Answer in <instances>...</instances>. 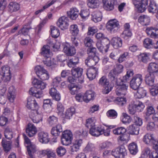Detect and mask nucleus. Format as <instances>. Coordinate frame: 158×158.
<instances>
[{"label": "nucleus", "instance_id": "1", "mask_svg": "<svg viewBox=\"0 0 158 158\" xmlns=\"http://www.w3.org/2000/svg\"><path fill=\"white\" fill-rule=\"evenodd\" d=\"M32 83L35 86L30 89L29 91V94L37 98H40L43 96L41 90L45 89L46 84L36 78H34Z\"/></svg>", "mask_w": 158, "mask_h": 158}, {"label": "nucleus", "instance_id": "2", "mask_svg": "<svg viewBox=\"0 0 158 158\" xmlns=\"http://www.w3.org/2000/svg\"><path fill=\"white\" fill-rule=\"evenodd\" d=\"M110 129L107 128L106 130L103 126L96 127L95 126L90 128L89 133L92 136H98L103 134L105 136H108L110 135Z\"/></svg>", "mask_w": 158, "mask_h": 158}, {"label": "nucleus", "instance_id": "3", "mask_svg": "<svg viewBox=\"0 0 158 158\" xmlns=\"http://www.w3.org/2000/svg\"><path fill=\"white\" fill-rule=\"evenodd\" d=\"M143 80L142 75H135L132 79L130 82V86L133 89L136 90L139 88Z\"/></svg>", "mask_w": 158, "mask_h": 158}, {"label": "nucleus", "instance_id": "4", "mask_svg": "<svg viewBox=\"0 0 158 158\" xmlns=\"http://www.w3.org/2000/svg\"><path fill=\"white\" fill-rule=\"evenodd\" d=\"M106 26L107 30L111 33L116 32L120 28L119 22L116 19L110 20L107 23Z\"/></svg>", "mask_w": 158, "mask_h": 158}, {"label": "nucleus", "instance_id": "5", "mask_svg": "<svg viewBox=\"0 0 158 158\" xmlns=\"http://www.w3.org/2000/svg\"><path fill=\"white\" fill-rule=\"evenodd\" d=\"M73 139V134L69 130L65 131L62 133L61 137V143L63 145L67 146L71 143Z\"/></svg>", "mask_w": 158, "mask_h": 158}, {"label": "nucleus", "instance_id": "6", "mask_svg": "<svg viewBox=\"0 0 158 158\" xmlns=\"http://www.w3.org/2000/svg\"><path fill=\"white\" fill-rule=\"evenodd\" d=\"M99 83L105 88L102 91L103 94H108L112 90V87L109 85V81L105 76H103L100 78Z\"/></svg>", "mask_w": 158, "mask_h": 158}, {"label": "nucleus", "instance_id": "7", "mask_svg": "<svg viewBox=\"0 0 158 158\" xmlns=\"http://www.w3.org/2000/svg\"><path fill=\"white\" fill-rule=\"evenodd\" d=\"M117 87L116 90V94L118 96H124L127 92L128 85L123 83V81L119 82H116Z\"/></svg>", "mask_w": 158, "mask_h": 158}, {"label": "nucleus", "instance_id": "8", "mask_svg": "<svg viewBox=\"0 0 158 158\" xmlns=\"http://www.w3.org/2000/svg\"><path fill=\"white\" fill-rule=\"evenodd\" d=\"M112 154L116 158H123L127 154L126 150L124 146H122L113 150Z\"/></svg>", "mask_w": 158, "mask_h": 158}, {"label": "nucleus", "instance_id": "9", "mask_svg": "<svg viewBox=\"0 0 158 158\" xmlns=\"http://www.w3.org/2000/svg\"><path fill=\"white\" fill-rule=\"evenodd\" d=\"M1 74L2 75V79L5 82L9 81L11 78L10 68L7 66H4L1 68Z\"/></svg>", "mask_w": 158, "mask_h": 158}, {"label": "nucleus", "instance_id": "10", "mask_svg": "<svg viewBox=\"0 0 158 158\" xmlns=\"http://www.w3.org/2000/svg\"><path fill=\"white\" fill-rule=\"evenodd\" d=\"M56 24L57 26L62 30L66 29L69 25L68 19L65 16H62L59 19Z\"/></svg>", "mask_w": 158, "mask_h": 158}, {"label": "nucleus", "instance_id": "11", "mask_svg": "<svg viewBox=\"0 0 158 158\" xmlns=\"http://www.w3.org/2000/svg\"><path fill=\"white\" fill-rule=\"evenodd\" d=\"M26 131L27 135L31 137L35 135L37 132V129L33 124L29 123L26 127Z\"/></svg>", "mask_w": 158, "mask_h": 158}, {"label": "nucleus", "instance_id": "12", "mask_svg": "<svg viewBox=\"0 0 158 158\" xmlns=\"http://www.w3.org/2000/svg\"><path fill=\"white\" fill-rule=\"evenodd\" d=\"M98 74V69L96 67L90 68L87 70L86 75L91 81L94 79Z\"/></svg>", "mask_w": 158, "mask_h": 158}, {"label": "nucleus", "instance_id": "13", "mask_svg": "<svg viewBox=\"0 0 158 158\" xmlns=\"http://www.w3.org/2000/svg\"><path fill=\"white\" fill-rule=\"evenodd\" d=\"M27 108L31 110L34 111V112H36V111H38L39 106L35 100L29 98L27 100Z\"/></svg>", "mask_w": 158, "mask_h": 158}, {"label": "nucleus", "instance_id": "14", "mask_svg": "<svg viewBox=\"0 0 158 158\" xmlns=\"http://www.w3.org/2000/svg\"><path fill=\"white\" fill-rule=\"evenodd\" d=\"M147 71L148 73L158 75V64L154 62L150 63L148 67Z\"/></svg>", "mask_w": 158, "mask_h": 158}, {"label": "nucleus", "instance_id": "15", "mask_svg": "<svg viewBox=\"0 0 158 158\" xmlns=\"http://www.w3.org/2000/svg\"><path fill=\"white\" fill-rule=\"evenodd\" d=\"M68 17L71 19L75 20L78 17L79 13V10L76 7H72L70 8V10L67 12Z\"/></svg>", "mask_w": 158, "mask_h": 158}, {"label": "nucleus", "instance_id": "16", "mask_svg": "<svg viewBox=\"0 0 158 158\" xmlns=\"http://www.w3.org/2000/svg\"><path fill=\"white\" fill-rule=\"evenodd\" d=\"M38 138L40 142L42 143H47L50 140L48 133L44 131L40 132L38 133Z\"/></svg>", "mask_w": 158, "mask_h": 158}, {"label": "nucleus", "instance_id": "17", "mask_svg": "<svg viewBox=\"0 0 158 158\" xmlns=\"http://www.w3.org/2000/svg\"><path fill=\"white\" fill-rule=\"evenodd\" d=\"M147 35L151 38H158V29L152 27H148L146 30Z\"/></svg>", "mask_w": 158, "mask_h": 158}, {"label": "nucleus", "instance_id": "18", "mask_svg": "<svg viewBox=\"0 0 158 158\" xmlns=\"http://www.w3.org/2000/svg\"><path fill=\"white\" fill-rule=\"evenodd\" d=\"M103 7L106 10L110 11L114 9V0H102Z\"/></svg>", "mask_w": 158, "mask_h": 158}, {"label": "nucleus", "instance_id": "19", "mask_svg": "<svg viewBox=\"0 0 158 158\" xmlns=\"http://www.w3.org/2000/svg\"><path fill=\"white\" fill-rule=\"evenodd\" d=\"M41 54L45 58H50L52 54L50 52V47L48 45H44L41 48Z\"/></svg>", "mask_w": 158, "mask_h": 158}, {"label": "nucleus", "instance_id": "20", "mask_svg": "<svg viewBox=\"0 0 158 158\" xmlns=\"http://www.w3.org/2000/svg\"><path fill=\"white\" fill-rule=\"evenodd\" d=\"M16 90L13 86H10L8 89V98L11 102H14L16 97Z\"/></svg>", "mask_w": 158, "mask_h": 158}, {"label": "nucleus", "instance_id": "21", "mask_svg": "<svg viewBox=\"0 0 158 158\" xmlns=\"http://www.w3.org/2000/svg\"><path fill=\"white\" fill-rule=\"evenodd\" d=\"M155 77L154 74L148 73L145 77V81L147 85L152 86L154 85Z\"/></svg>", "mask_w": 158, "mask_h": 158}, {"label": "nucleus", "instance_id": "22", "mask_svg": "<svg viewBox=\"0 0 158 158\" xmlns=\"http://www.w3.org/2000/svg\"><path fill=\"white\" fill-rule=\"evenodd\" d=\"M155 139L153 134L147 133L144 136L143 141L146 144H151Z\"/></svg>", "mask_w": 158, "mask_h": 158}, {"label": "nucleus", "instance_id": "23", "mask_svg": "<svg viewBox=\"0 0 158 158\" xmlns=\"http://www.w3.org/2000/svg\"><path fill=\"white\" fill-rule=\"evenodd\" d=\"M129 133L132 135H137L139 134V128L135 124H131L128 127Z\"/></svg>", "mask_w": 158, "mask_h": 158}, {"label": "nucleus", "instance_id": "24", "mask_svg": "<svg viewBox=\"0 0 158 158\" xmlns=\"http://www.w3.org/2000/svg\"><path fill=\"white\" fill-rule=\"evenodd\" d=\"M111 43L113 47L117 49L122 45V41L120 38L118 37H113L111 40Z\"/></svg>", "mask_w": 158, "mask_h": 158}, {"label": "nucleus", "instance_id": "25", "mask_svg": "<svg viewBox=\"0 0 158 158\" xmlns=\"http://www.w3.org/2000/svg\"><path fill=\"white\" fill-rule=\"evenodd\" d=\"M91 15V19L95 23L100 21L102 19V14L101 12L99 11H96L93 12Z\"/></svg>", "mask_w": 158, "mask_h": 158}, {"label": "nucleus", "instance_id": "26", "mask_svg": "<svg viewBox=\"0 0 158 158\" xmlns=\"http://www.w3.org/2000/svg\"><path fill=\"white\" fill-rule=\"evenodd\" d=\"M49 93L53 99L59 101L60 99V96L55 88H52L49 90Z\"/></svg>", "mask_w": 158, "mask_h": 158}, {"label": "nucleus", "instance_id": "27", "mask_svg": "<svg viewBox=\"0 0 158 158\" xmlns=\"http://www.w3.org/2000/svg\"><path fill=\"white\" fill-rule=\"evenodd\" d=\"M157 6L154 1H150L149 5L148 6V10L150 12L156 13V16L158 19V10H156Z\"/></svg>", "mask_w": 158, "mask_h": 158}, {"label": "nucleus", "instance_id": "28", "mask_svg": "<svg viewBox=\"0 0 158 158\" xmlns=\"http://www.w3.org/2000/svg\"><path fill=\"white\" fill-rule=\"evenodd\" d=\"M150 21L149 17L146 15L140 16L138 19V21L143 25H148Z\"/></svg>", "mask_w": 158, "mask_h": 158}, {"label": "nucleus", "instance_id": "29", "mask_svg": "<svg viewBox=\"0 0 158 158\" xmlns=\"http://www.w3.org/2000/svg\"><path fill=\"white\" fill-rule=\"evenodd\" d=\"M94 94L91 90H88L84 94V101L88 102L91 100L94 99Z\"/></svg>", "mask_w": 158, "mask_h": 158}, {"label": "nucleus", "instance_id": "30", "mask_svg": "<svg viewBox=\"0 0 158 158\" xmlns=\"http://www.w3.org/2000/svg\"><path fill=\"white\" fill-rule=\"evenodd\" d=\"M27 148V151L29 157L28 158H35L33 157V154L36 151L35 145L32 143L29 145L26 146Z\"/></svg>", "mask_w": 158, "mask_h": 158}, {"label": "nucleus", "instance_id": "31", "mask_svg": "<svg viewBox=\"0 0 158 158\" xmlns=\"http://www.w3.org/2000/svg\"><path fill=\"white\" fill-rule=\"evenodd\" d=\"M2 143L4 150L6 152H7L10 150L11 142L10 141H7L5 139H3L2 140Z\"/></svg>", "mask_w": 158, "mask_h": 158}, {"label": "nucleus", "instance_id": "32", "mask_svg": "<svg viewBox=\"0 0 158 158\" xmlns=\"http://www.w3.org/2000/svg\"><path fill=\"white\" fill-rule=\"evenodd\" d=\"M8 8L9 11L13 12L18 10L20 8V6L19 4L17 3L12 2L10 3Z\"/></svg>", "mask_w": 158, "mask_h": 158}, {"label": "nucleus", "instance_id": "33", "mask_svg": "<svg viewBox=\"0 0 158 158\" xmlns=\"http://www.w3.org/2000/svg\"><path fill=\"white\" fill-rule=\"evenodd\" d=\"M147 0H146L145 2L140 3L135 6L137 8L138 11L139 12L142 13L146 9V6L148 5Z\"/></svg>", "mask_w": 158, "mask_h": 158}, {"label": "nucleus", "instance_id": "34", "mask_svg": "<svg viewBox=\"0 0 158 158\" xmlns=\"http://www.w3.org/2000/svg\"><path fill=\"white\" fill-rule=\"evenodd\" d=\"M135 96L138 98H143L146 95V91L143 87L138 88Z\"/></svg>", "mask_w": 158, "mask_h": 158}, {"label": "nucleus", "instance_id": "35", "mask_svg": "<svg viewBox=\"0 0 158 158\" xmlns=\"http://www.w3.org/2000/svg\"><path fill=\"white\" fill-rule=\"evenodd\" d=\"M96 45L97 48L100 52L102 53H105L108 51L110 44H107L106 46V48H104V47L102 44L101 41H98Z\"/></svg>", "mask_w": 158, "mask_h": 158}, {"label": "nucleus", "instance_id": "36", "mask_svg": "<svg viewBox=\"0 0 158 158\" xmlns=\"http://www.w3.org/2000/svg\"><path fill=\"white\" fill-rule=\"evenodd\" d=\"M128 148L130 152L132 155H135L138 152L137 145L134 142L130 143L128 147Z\"/></svg>", "mask_w": 158, "mask_h": 158}, {"label": "nucleus", "instance_id": "37", "mask_svg": "<svg viewBox=\"0 0 158 158\" xmlns=\"http://www.w3.org/2000/svg\"><path fill=\"white\" fill-rule=\"evenodd\" d=\"M134 103L136 110L137 111L140 112L142 111L143 110L145 106L142 102L139 100H136L134 102Z\"/></svg>", "mask_w": 158, "mask_h": 158}, {"label": "nucleus", "instance_id": "38", "mask_svg": "<svg viewBox=\"0 0 158 158\" xmlns=\"http://www.w3.org/2000/svg\"><path fill=\"white\" fill-rule=\"evenodd\" d=\"M36 114L32 118V120L33 123H37L40 121L42 120L43 115L41 113H39L38 111H36V112H34Z\"/></svg>", "mask_w": 158, "mask_h": 158}, {"label": "nucleus", "instance_id": "39", "mask_svg": "<svg viewBox=\"0 0 158 158\" xmlns=\"http://www.w3.org/2000/svg\"><path fill=\"white\" fill-rule=\"evenodd\" d=\"M83 71V69L80 68H73L71 70L72 74L75 78L82 74Z\"/></svg>", "mask_w": 158, "mask_h": 158}, {"label": "nucleus", "instance_id": "40", "mask_svg": "<svg viewBox=\"0 0 158 158\" xmlns=\"http://www.w3.org/2000/svg\"><path fill=\"white\" fill-rule=\"evenodd\" d=\"M87 4L92 8H96L99 5V0H87Z\"/></svg>", "mask_w": 158, "mask_h": 158}, {"label": "nucleus", "instance_id": "41", "mask_svg": "<svg viewBox=\"0 0 158 158\" xmlns=\"http://www.w3.org/2000/svg\"><path fill=\"white\" fill-rule=\"evenodd\" d=\"M95 119L94 118H89L86 120L85 126L87 128H90L95 126Z\"/></svg>", "mask_w": 158, "mask_h": 158}, {"label": "nucleus", "instance_id": "42", "mask_svg": "<svg viewBox=\"0 0 158 158\" xmlns=\"http://www.w3.org/2000/svg\"><path fill=\"white\" fill-rule=\"evenodd\" d=\"M118 74L113 69L111 70L108 74V77L110 80L112 81L113 83L116 82H118V81H117V75Z\"/></svg>", "mask_w": 158, "mask_h": 158}, {"label": "nucleus", "instance_id": "43", "mask_svg": "<svg viewBox=\"0 0 158 158\" xmlns=\"http://www.w3.org/2000/svg\"><path fill=\"white\" fill-rule=\"evenodd\" d=\"M70 31L72 36H76L78 34L79 29L77 25L73 24L70 26Z\"/></svg>", "mask_w": 158, "mask_h": 158}, {"label": "nucleus", "instance_id": "44", "mask_svg": "<svg viewBox=\"0 0 158 158\" xmlns=\"http://www.w3.org/2000/svg\"><path fill=\"white\" fill-rule=\"evenodd\" d=\"M51 33L52 37L54 38H57L60 35V32L59 30L57 27L51 26Z\"/></svg>", "mask_w": 158, "mask_h": 158}, {"label": "nucleus", "instance_id": "45", "mask_svg": "<svg viewBox=\"0 0 158 158\" xmlns=\"http://www.w3.org/2000/svg\"><path fill=\"white\" fill-rule=\"evenodd\" d=\"M126 130L124 127H118L113 130V133L117 135H121L123 134L126 133Z\"/></svg>", "mask_w": 158, "mask_h": 158}, {"label": "nucleus", "instance_id": "46", "mask_svg": "<svg viewBox=\"0 0 158 158\" xmlns=\"http://www.w3.org/2000/svg\"><path fill=\"white\" fill-rule=\"evenodd\" d=\"M75 112V110L74 108L71 107L68 109L65 112V118L68 119H70Z\"/></svg>", "mask_w": 158, "mask_h": 158}, {"label": "nucleus", "instance_id": "47", "mask_svg": "<svg viewBox=\"0 0 158 158\" xmlns=\"http://www.w3.org/2000/svg\"><path fill=\"white\" fill-rule=\"evenodd\" d=\"M68 88L70 93L72 95H74L77 94L80 89L77 86L73 85H71L68 86Z\"/></svg>", "mask_w": 158, "mask_h": 158}, {"label": "nucleus", "instance_id": "48", "mask_svg": "<svg viewBox=\"0 0 158 158\" xmlns=\"http://www.w3.org/2000/svg\"><path fill=\"white\" fill-rule=\"evenodd\" d=\"M106 115L108 118H110L114 119L117 118L118 114L114 110L111 109L107 111Z\"/></svg>", "mask_w": 158, "mask_h": 158}, {"label": "nucleus", "instance_id": "49", "mask_svg": "<svg viewBox=\"0 0 158 158\" xmlns=\"http://www.w3.org/2000/svg\"><path fill=\"white\" fill-rule=\"evenodd\" d=\"M152 40L148 38L145 39L143 41V45L147 48H150L153 45Z\"/></svg>", "mask_w": 158, "mask_h": 158}, {"label": "nucleus", "instance_id": "50", "mask_svg": "<svg viewBox=\"0 0 158 158\" xmlns=\"http://www.w3.org/2000/svg\"><path fill=\"white\" fill-rule=\"evenodd\" d=\"M115 103L120 106H123L126 103V98L123 97H117L114 101Z\"/></svg>", "mask_w": 158, "mask_h": 158}, {"label": "nucleus", "instance_id": "51", "mask_svg": "<svg viewBox=\"0 0 158 158\" xmlns=\"http://www.w3.org/2000/svg\"><path fill=\"white\" fill-rule=\"evenodd\" d=\"M38 76L43 80H48L49 77V74L48 71L46 70H43V72Z\"/></svg>", "mask_w": 158, "mask_h": 158}, {"label": "nucleus", "instance_id": "52", "mask_svg": "<svg viewBox=\"0 0 158 158\" xmlns=\"http://www.w3.org/2000/svg\"><path fill=\"white\" fill-rule=\"evenodd\" d=\"M132 35V33L129 29H125L122 34L121 36L124 39H127L128 37H131Z\"/></svg>", "mask_w": 158, "mask_h": 158}, {"label": "nucleus", "instance_id": "53", "mask_svg": "<svg viewBox=\"0 0 158 158\" xmlns=\"http://www.w3.org/2000/svg\"><path fill=\"white\" fill-rule=\"evenodd\" d=\"M95 150L94 145L92 143H88L84 149L85 151L87 152H94Z\"/></svg>", "mask_w": 158, "mask_h": 158}, {"label": "nucleus", "instance_id": "54", "mask_svg": "<svg viewBox=\"0 0 158 158\" xmlns=\"http://www.w3.org/2000/svg\"><path fill=\"white\" fill-rule=\"evenodd\" d=\"M123 118L122 119V122L125 124H129L131 121V119L130 116L126 113L123 114Z\"/></svg>", "mask_w": 158, "mask_h": 158}, {"label": "nucleus", "instance_id": "55", "mask_svg": "<svg viewBox=\"0 0 158 158\" xmlns=\"http://www.w3.org/2000/svg\"><path fill=\"white\" fill-rule=\"evenodd\" d=\"M57 155L59 156H61L64 155L66 153V150L64 147L60 146L56 150Z\"/></svg>", "mask_w": 158, "mask_h": 158}, {"label": "nucleus", "instance_id": "56", "mask_svg": "<svg viewBox=\"0 0 158 158\" xmlns=\"http://www.w3.org/2000/svg\"><path fill=\"white\" fill-rule=\"evenodd\" d=\"M112 146L110 142H106L101 144L99 145V150L102 151L105 148H108Z\"/></svg>", "mask_w": 158, "mask_h": 158}, {"label": "nucleus", "instance_id": "57", "mask_svg": "<svg viewBox=\"0 0 158 158\" xmlns=\"http://www.w3.org/2000/svg\"><path fill=\"white\" fill-rule=\"evenodd\" d=\"M155 112V110L154 108L152 106H149L147 108L145 114L146 116L148 117L153 114Z\"/></svg>", "mask_w": 158, "mask_h": 158}, {"label": "nucleus", "instance_id": "58", "mask_svg": "<svg viewBox=\"0 0 158 158\" xmlns=\"http://www.w3.org/2000/svg\"><path fill=\"white\" fill-rule=\"evenodd\" d=\"M48 121L49 124L51 125H52L57 123L58 118L54 115L50 116L48 119Z\"/></svg>", "mask_w": 158, "mask_h": 158}, {"label": "nucleus", "instance_id": "59", "mask_svg": "<svg viewBox=\"0 0 158 158\" xmlns=\"http://www.w3.org/2000/svg\"><path fill=\"white\" fill-rule=\"evenodd\" d=\"M47 156V158H56L55 151L51 149L48 148Z\"/></svg>", "mask_w": 158, "mask_h": 158}, {"label": "nucleus", "instance_id": "60", "mask_svg": "<svg viewBox=\"0 0 158 158\" xmlns=\"http://www.w3.org/2000/svg\"><path fill=\"white\" fill-rule=\"evenodd\" d=\"M4 135L6 138L10 139L13 137V133L9 129L7 128L5 131Z\"/></svg>", "mask_w": 158, "mask_h": 158}, {"label": "nucleus", "instance_id": "61", "mask_svg": "<svg viewBox=\"0 0 158 158\" xmlns=\"http://www.w3.org/2000/svg\"><path fill=\"white\" fill-rule=\"evenodd\" d=\"M151 55L150 53L146 52L141 53L138 56L139 59H148L150 58Z\"/></svg>", "mask_w": 158, "mask_h": 158}, {"label": "nucleus", "instance_id": "62", "mask_svg": "<svg viewBox=\"0 0 158 158\" xmlns=\"http://www.w3.org/2000/svg\"><path fill=\"white\" fill-rule=\"evenodd\" d=\"M97 29L95 27H89L88 29L87 35H93L94 34L97 32Z\"/></svg>", "mask_w": 158, "mask_h": 158}, {"label": "nucleus", "instance_id": "63", "mask_svg": "<svg viewBox=\"0 0 158 158\" xmlns=\"http://www.w3.org/2000/svg\"><path fill=\"white\" fill-rule=\"evenodd\" d=\"M134 123L133 124H135L138 127L141 126L143 123L142 119L139 117L136 116L134 117Z\"/></svg>", "mask_w": 158, "mask_h": 158}, {"label": "nucleus", "instance_id": "64", "mask_svg": "<svg viewBox=\"0 0 158 158\" xmlns=\"http://www.w3.org/2000/svg\"><path fill=\"white\" fill-rule=\"evenodd\" d=\"M150 94L153 96H156L158 94V84L156 85L150 90Z\"/></svg>", "mask_w": 158, "mask_h": 158}]
</instances>
